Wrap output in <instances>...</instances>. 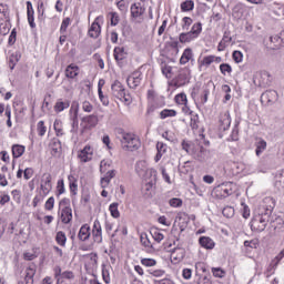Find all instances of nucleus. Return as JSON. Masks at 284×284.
I'll list each match as a JSON object with an SVG mask.
<instances>
[{
    "label": "nucleus",
    "instance_id": "obj_49",
    "mask_svg": "<svg viewBox=\"0 0 284 284\" xmlns=\"http://www.w3.org/2000/svg\"><path fill=\"white\" fill-rule=\"evenodd\" d=\"M140 241L143 247H145V250L148 251L154 250V244H152L150 239H148V235H141Z\"/></svg>",
    "mask_w": 284,
    "mask_h": 284
},
{
    "label": "nucleus",
    "instance_id": "obj_35",
    "mask_svg": "<svg viewBox=\"0 0 284 284\" xmlns=\"http://www.w3.org/2000/svg\"><path fill=\"white\" fill-rule=\"evenodd\" d=\"M199 243L201 247H204V250H214L216 245V243H214V240L207 236L200 237Z\"/></svg>",
    "mask_w": 284,
    "mask_h": 284
},
{
    "label": "nucleus",
    "instance_id": "obj_58",
    "mask_svg": "<svg viewBox=\"0 0 284 284\" xmlns=\"http://www.w3.org/2000/svg\"><path fill=\"white\" fill-rule=\"evenodd\" d=\"M151 276L155 278H161V276H165V270L156 268V270H149L148 271Z\"/></svg>",
    "mask_w": 284,
    "mask_h": 284
},
{
    "label": "nucleus",
    "instance_id": "obj_56",
    "mask_svg": "<svg viewBox=\"0 0 284 284\" xmlns=\"http://www.w3.org/2000/svg\"><path fill=\"white\" fill-rule=\"evenodd\" d=\"M54 203H55L54 196H50L44 203V211L52 212V210H54Z\"/></svg>",
    "mask_w": 284,
    "mask_h": 284
},
{
    "label": "nucleus",
    "instance_id": "obj_18",
    "mask_svg": "<svg viewBox=\"0 0 284 284\" xmlns=\"http://www.w3.org/2000/svg\"><path fill=\"white\" fill-rule=\"evenodd\" d=\"M256 79L260 88H270V85H272V81H274V78L267 71L261 72Z\"/></svg>",
    "mask_w": 284,
    "mask_h": 284
},
{
    "label": "nucleus",
    "instance_id": "obj_46",
    "mask_svg": "<svg viewBox=\"0 0 284 284\" xmlns=\"http://www.w3.org/2000/svg\"><path fill=\"white\" fill-rule=\"evenodd\" d=\"M53 129L55 131L57 136H63L65 134L63 132V122L59 119L54 121Z\"/></svg>",
    "mask_w": 284,
    "mask_h": 284
},
{
    "label": "nucleus",
    "instance_id": "obj_51",
    "mask_svg": "<svg viewBox=\"0 0 284 284\" xmlns=\"http://www.w3.org/2000/svg\"><path fill=\"white\" fill-rule=\"evenodd\" d=\"M55 190H57V196H61V194H65V181H63V179L58 180Z\"/></svg>",
    "mask_w": 284,
    "mask_h": 284
},
{
    "label": "nucleus",
    "instance_id": "obj_63",
    "mask_svg": "<svg viewBox=\"0 0 284 284\" xmlns=\"http://www.w3.org/2000/svg\"><path fill=\"white\" fill-rule=\"evenodd\" d=\"M109 16H110L111 26H119V21H120L119 13L111 12L109 13Z\"/></svg>",
    "mask_w": 284,
    "mask_h": 284
},
{
    "label": "nucleus",
    "instance_id": "obj_30",
    "mask_svg": "<svg viewBox=\"0 0 284 284\" xmlns=\"http://www.w3.org/2000/svg\"><path fill=\"white\" fill-rule=\"evenodd\" d=\"M230 43H232V36H231L230 31H225L222 40L219 42L217 52H223L225 50V48H227V45H230Z\"/></svg>",
    "mask_w": 284,
    "mask_h": 284
},
{
    "label": "nucleus",
    "instance_id": "obj_41",
    "mask_svg": "<svg viewBox=\"0 0 284 284\" xmlns=\"http://www.w3.org/2000/svg\"><path fill=\"white\" fill-rule=\"evenodd\" d=\"M255 148L256 156H261V154L267 150V142H265V140H260L255 143Z\"/></svg>",
    "mask_w": 284,
    "mask_h": 284
},
{
    "label": "nucleus",
    "instance_id": "obj_22",
    "mask_svg": "<svg viewBox=\"0 0 284 284\" xmlns=\"http://www.w3.org/2000/svg\"><path fill=\"white\" fill-rule=\"evenodd\" d=\"M226 170L231 176H239L245 170V165L239 162H231Z\"/></svg>",
    "mask_w": 284,
    "mask_h": 284
},
{
    "label": "nucleus",
    "instance_id": "obj_27",
    "mask_svg": "<svg viewBox=\"0 0 284 284\" xmlns=\"http://www.w3.org/2000/svg\"><path fill=\"white\" fill-rule=\"evenodd\" d=\"M283 258H284V248L271 261L267 267L268 274H274V272L276 271V267H278V263H281Z\"/></svg>",
    "mask_w": 284,
    "mask_h": 284
},
{
    "label": "nucleus",
    "instance_id": "obj_37",
    "mask_svg": "<svg viewBox=\"0 0 284 284\" xmlns=\"http://www.w3.org/2000/svg\"><path fill=\"white\" fill-rule=\"evenodd\" d=\"M274 187L277 189V192L284 193V171H282L275 176Z\"/></svg>",
    "mask_w": 284,
    "mask_h": 284
},
{
    "label": "nucleus",
    "instance_id": "obj_6",
    "mask_svg": "<svg viewBox=\"0 0 284 284\" xmlns=\"http://www.w3.org/2000/svg\"><path fill=\"white\" fill-rule=\"evenodd\" d=\"M190 79H192V70L187 67L181 68L175 79L172 80L171 85H174V88H183V85L190 83Z\"/></svg>",
    "mask_w": 284,
    "mask_h": 284
},
{
    "label": "nucleus",
    "instance_id": "obj_25",
    "mask_svg": "<svg viewBox=\"0 0 284 284\" xmlns=\"http://www.w3.org/2000/svg\"><path fill=\"white\" fill-rule=\"evenodd\" d=\"M277 100H278V93L274 90L265 91L261 95L262 103H274Z\"/></svg>",
    "mask_w": 284,
    "mask_h": 284
},
{
    "label": "nucleus",
    "instance_id": "obj_32",
    "mask_svg": "<svg viewBox=\"0 0 284 284\" xmlns=\"http://www.w3.org/2000/svg\"><path fill=\"white\" fill-rule=\"evenodd\" d=\"M194 59V53L192 52L191 48L184 49L181 58H180V65H185L190 63Z\"/></svg>",
    "mask_w": 284,
    "mask_h": 284
},
{
    "label": "nucleus",
    "instance_id": "obj_48",
    "mask_svg": "<svg viewBox=\"0 0 284 284\" xmlns=\"http://www.w3.org/2000/svg\"><path fill=\"white\" fill-rule=\"evenodd\" d=\"M182 12H192L194 10V1L186 0L180 6Z\"/></svg>",
    "mask_w": 284,
    "mask_h": 284
},
{
    "label": "nucleus",
    "instance_id": "obj_50",
    "mask_svg": "<svg viewBox=\"0 0 284 284\" xmlns=\"http://www.w3.org/2000/svg\"><path fill=\"white\" fill-rule=\"evenodd\" d=\"M37 132L40 136H45V133L48 132V126H45V122L43 120L37 123Z\"/></svg>",
    "mask_w": 284,
    "mask_h": 284
},
{
    "label": "nucleus",
    "instance_id": "obj_16",
    "mask_svg": "<svg viewBox=\"0 0 284 284\" xmlns=\"http://www.w3.org/2000/svg\"><path fill=\"white\" fill-rule=\"evenodd\" d=\"M232 125V118L230 116V111H223L219 116V129L222 131L230 130Z\"/></svg>",
    "mask_w": 284,
    "mask_h": 284
},
{
    "label": "nucleus",
    "instance_id": "obj_34",
    "mask_svg": "<svg viewBox=\"0 0 284 284\" xmlns=\"http://www.w3.org/2000/svg\"><path fill=\"white\" fill-rule=\"evenodd\" d=\"M156 155L154 158L155 163H159L161 161V159H163V154H165V152H168V144L163 143V142H158L156 143Z\"/></svg>",
    "mask_w": 284,
    "mask_h": 284
},
{
    "label": "nucleus",
    "instance_id": "obj_64",
    "mask_svg": "<svg viewBox=\"0 0 284 284\" xmlns=\"http://www.w3.org/2000/svg\"><path fill=\"white\" fill-rule=\"evenodd\" d=\"M233 61H235V63H241L243 62V52L241 51H234L233 54Z\"/></svg>",
    "mask_w": 284,
    "mask_h": 284
},
{
    "label": "nucleus",
    "instance_id": "obj_7",
    "mask_svg": "<svg viewBox=\"0 0 284 284\" xmlns=\"http://www.w3.org/2000/svg\"><path fill=\"white\" fill-rule=\"evenodd\" d=\"M222 61H223V58H221L220 55H214V54L204 55L197 59V68L200 72H202V70H207V68H210L212 63H221Z\"/></svg>",
    "mask_w": 284,
    "mask_h": 284
},
{
    "label": "nucleus",
    "instance_id": "obj_5",
    "mask_svg": "<svg viewBox=\"0 0 284 284\" xmlns=\"http://www.w3.org/2000/svg\"><path fill=\"white\" fill-rule=\"evenodd\" d=\"M232 194H234V183L232 182H224L215 186L212 191L213 199H219L220 201L232 196Z\"/></svg>",
    "mask_w": 284,
    "mask_h": 284
},
{
    "label": "nucleus",
    "instance_id": "obj_2",
    "mask_svg": "<svg viewBox=\"0 0 284 284\" xmlns=\"http://www.w3.org/2000/svg\"><path fill=\"white\" fill-rule=\"evenodd\" d=\"M120 143L125 152H136L141 148V138L136 133L123 132Z\"/></svg>",
    "mask_w": 284,
    "mask_h": 284
},
{
    "label": "nucleus",
    "instance_id": "obj_14",
    "mask_svg": "<svg viewBox=\"0 0 284 284\" xmlns=\"http://www.w3.org/2000/svg\"><path fill=\"white\" fill-rule=\"evenodd\" d=\"M40 190L44 194V196H48L52 191V175L50 173H44L42 175Z\"/></svg>",
    "mask_w": 284,
    "mask_h": 284
},
{
    "label": "nucleus",
    "instance_id": "obj_11",
    "mask_svg": "<svg viewBox=\"0 0 284 284\" xmlns=\"http://www.w3.org/2000/svg\"><path fill=\"white\" fill-rule=\"evenodd\" d=\"M143 81V73L141 71H133L126 79L128 87L131 90H136Z\"/></svg>",
    "mask_w": 284,
    "mask_h": 284
},
{
    "label": "nucleus",
    "instance_id": "obj_39",
    "mask_svg": "<svg viewBox=\"0 0 284 284\" xmlns=\"http://www.w3.org/2000/svg\"><path fill=\"white\" fill-rule=\"evenodd\" d=\"M55 243H58L60 247H65V244L68 243V236L65 235V232L63 231L57 232Z\"/></svg>",
    "mask_w": 284,
    "mask_h": 284
},
{
    "label": "nucleus",
    "instance_id": "obj_26",
    "mask_svg": "<svg viewBox=\"0 0 284 284\" xmlns=\"http://www.w3.org/2000/svg\"><path fill=\"white\" fill-rule=\"evenodd\" d=\"M90 236H92V230L90 229L89 224H83L78 233L79 241L85 242L90 240Z\"/></svg>",
    "mask_w": 284,
    "mask_h": 284
},
{
    "label": "nucleus",
    "instance_id": "obj_43",
    "mask_svg": "<svg viewBox=\"0 0 284 284\" xmlns=\"http://www.w3.org/2000/svg\"><path fill=\"white\" fill-rule=\"evenodd\" d=\"M150 234L153 241H155V243H161V241L165 239V235H163V232H161V230H158V229L151 230Z\"/></svg>",
    "mask_w": 284,
    "mask_h": 284
},
{
    "label": "nucleus",
    "instance_id": "obj_1",
    "mask_svg": "<svg viewBox=\"0 0 284 284\" xmlns=\"http://www.w3.org/2000/svg\"><path fill=\"white\" fill-rule=\"evenodd\" d=\"M72 205L70 197H63L58 203V221L62 225H70L72 223Z\"/></svg>",
    "mask_w": 284,
    "mask_h": 284
},
{
    "label": "nucleus",
    "instance_id": "obj_47",
    "mask_svg": "<svg viewBox=\"0 0 284 284\" xmlns=\"http://www.w3.org/2000/svg\"><path fill=\"white\" fill-rule=\"evenodd\" d=\"M174 101H175L176 105H186V103H187V94H185L184 92L178 93L174 97Z\"/></svg>",
    "mask_w": 284,
    "mask_h": 284
},
{
    "label": "nucleus",
    "instance_id": "obj_59",
    "mask_svg": "<svg viewBox=\"0 0 284 284\" xmlns=\"http://www.w3.org/2000/svg\"><path fill=\"white\" fill-rule=\"evenodd\" d=\"M154 189V182L150 181L144 184L143 190L146 196H152V190Z\"/></svg>",
    "mask_w": 284,
    "mask_h": 284
},
{
    "label": "nucleus",
    "instance_id": "obj_52",
    "mask_svg": "<svg viewBox=\"0 0 284 284\" xmlns=\"http://www.w3.org/2000/svg\"><path fill=\"white\" fill-rule=\"evenodd\" d=\"M194 23V20L191 17H184L181 21V28L182 30H190V27Z\"/></svg>",
    "mask_w": 284,
    "mask_h": 284
},
{
    "label": "nucleus",
    "instance_id": "obj_54",
    "mask_svg": "<svg viewBox=\"0 0 284 284\" xmlns=\"http://www.w3.org/2000/svg\"><path fill=\"white\" fill-rule=\"evenodd\" d=\"M220 72L223 74V77H227V74H232V65L227 63L220 64Z\"/></svg>",
    "mask_w": 284,
    "mask_h": 284
},
{
    "label": "nucleus",
    "instance_id": "obj_31",
    "mask_svg": "<svg viewBox=\"0 0 284 284\" xmlns=\"http://www.w3.org/2000/svg\"><path fill=\"white\" fill-rule=\"evenodd\" d=\"M12 159H21L26 154V145L23 144H12L11 146Z\"/></svg>",
    "mask_w": 284,
    "mask_h": 284
},
{
    "label": "nucleus",
    "instance_id": "obj_38",
    "mask_svg": "<svg viewBox=\"0 0 284 284\" xmlns=\"http://www.w3.org/2000/svg\"><path fill=\"white\" fill-rule=\"evenodd\" d=\"M64 281H74V272L72 271L62 272L61 276L58 277L57 284H61Z\"/></svg>",
    "mask_w": 284,
    "mask_h": 284
},
{
    "label": "nucleus",
    "instance_id": "obj_36",
    "mask_svg": "<svg viewBox=\"0 0 284 284\" xmlns=\"http://www.w3.org/2000/svg\"><path fill=\"white\" fill-rule=\"evenodd\" d=\"M174 69L172 68V65L162 62L161 63V72L162 74L166 78V79H172V77H174Z\"/></svg>",
    "mask_w": 284,
    "mask_h": 284
},
{
    "label": "nucleus",
    "instance_id": "obj_61",
    "mask_svg": "<svg viewBox=\"0 0 284 284\" xmlns=\"http://www.w3.org/2000/svg\"><path fill=\"white\" fill-rule=\"evenodd\" d=\"M190 125L192 130H199V115L197 114H192L191 115V122Z\"/></svg>",
    "mask_w": 284,
    "mask_h": 284
},
{
    "label": "nucleus",
    "instance_id": "obj_17",
    "mask_svg": "<svg viewBox=\"0 0 284 284\" xmlns=\"http://www.w3.org/2000/svg\"><path fill=\"white\" fill-rule=\"evenodd\" d=\"M91 234L94 243H103V229L101 227V222H99V220L93 222Z\"/></svg>",
    "mask_w": 284,
    "mask_h": 284
},
{
    "label": "nucleus",
    "instance_id": "obj_8",
    "mask_svg": "<svg viewBox=\"0 0 284 284\" xmlns=\"http://www.w3.org/2000/svg\"><path fill=\"white\" fill-rule=\"evenodd\" d=\"M131 19L141 23L145 16V4L143 2H134L130 7Z\"/></svg>",
    "mask_w": 284,
    "mask_h": 284
},
{
    "label": "nucleus",
    "instance_id": "obj_23",
    "mask_svg": "<svg viewBox=\"0 0 284 284\" xmlns=\"http://www.w3.org/2000/svg\"><path fill=\"white\" fill-rule=\"evenodd\" d=\"M192 99L199 100V102L204 105V103H207V97H210V90L205 89L202 91L201 95L199 97V87L193 88V91L191 93Z\"/></svg>",
    "mask_w": 284,
    "mask_h": 284
},
{
    "label": "nucleus",
    "instance_id": "obj_12",
    "mask_svg": "<svg viewBox=\"0 0 284 284\" xmlns=\"http://www.w3.org/2000/svg\"><path fill=\"white\" fill-rule=\"evenodd\" d=\"M101 21H103V16L97 17L89 28L88 34L91 39L101 37Z\"/></svg>",
    "mask_w": 284,
    "mask_h": 284
},
{
    "label": "nucleus",
    "instance_id": "obj_33",
    "mask_svg": "<svg viewBox=\"0 0 284 284\" xmlns=\"http://www.w3.org/2000/svg\"><path fill=\"white\" fill-rule=\"evenodd\" d=\"M70 108V100H63V99H58L53 110L57 112V114L63 112V110H68Z\"/></svg>",
    "mask_w": 284,
    "mask_h": 284
},
{
    "label": "nucleus",
    "instance_id": "obj_55",
    "mask_svg": "<svg viewBox=\"0 0 284 284\" xmlns=\"http://www.w3.org/2000/svg\"><path fill=\"white\" fill-rule=\"evenodd\" d=\"M72 23V19L70 18H63L61 27H60V33L65 34L68 32V27Z\"/></svg>",
    "mask_w": 284,
    "mask_h": 284
},
{
    "label": "nucleus",
    "instance_id": "obj_4",
    "mask_svg": "<svg viewBox=\"0 0 284 284\" xmlns=\"http://www.w3.org/2000/svg\"><path fill=\"white\" fill-rule=\"evenodd\" d=\"M111 92L115 99H119L122 101V103H125V105H130L132 103V95L130 93L125 92V88L121 83V81L115 80L111 85Z\"/></svg>",
    "mask_w": 284,
    "mask_h": 284
},
{
    "label": "nucleus",
    "instance_id": "obj_9",
    "mask_svg": "<svg viewBox=\"0 0 284 284\" xmlns=\"http://www.w3.org/2000/svg\"><path fill=\"white\" fill-rule=\"evenodd\" d=\"M94 159V146L87 144L82 150L78 151V161L81 163H90Z\"/></svg>",
    "mask_w": 284,
    "mask_h": 284
},
{
    "label": "nucleus",
    "instance_id": "obj_29",
    "mask_svg": "<svg viewBox=\"0 0 284 284\" xmlns=\"http://www.w3.org/2000/svg\"><path fill=\"white\" fill-rule=\"evenodd\" d=\"M116 176V171L115 170H109L105 172V175L103 178H101L100 181V185L103 190H105V187H108V185H110V182L112 181V179H114Z\"/></svg>",
    "mask_w": 284,
    "mask_h": 284
},
{
    "label": "nucleus",
    "instance_id": "obj_60",
    "mask_svg": "<svg viewBox=\"0 0 284 284\" xmlns=\"http://www.w3.org/2000/svg\"><path fill=\"white\" fill-rule=\"evenodd\" d=\"M108 170H110V160H102L100 162V172L102 174H105V172H108Z\"/></svg>",
    "mask_w": 284,
    "mask_h": 284
},
{
    "label": "nucleus",
    "instance_id": "obj_28",
    "mask_svg": "<svg viewBox=\"0 0 284 284\" xmlns=\"http://www.w3.org/2000/svg\"><path fill=\"white\" fill-rule=\"evenodd\" d=\"M27 19L30 28H37V23L34 22V7H32L31 1H27Z\"/></svg>",
    "mask_w": 284,
    "mask_h": 284
},
{
    "label": "nucleus",
    "instance_id": "obj_15",
    "mask_svg": "<svg viewBox=\"0 0 284 284\" xmlns=\"http://www.w3.org/2000/svg\"><path fill=\"white\" fill-rule=\"evenodd\" d=\"M267 227V222L263 219V215H256L251 221L252 232H263Z\"/></svg>",
    "mask_w": 284,
    "mask_h": 284
},
{
    "label": "nucleus",
    "instance_id": "obj_44",
    "mask_svg": "<svg viewBox=\"0 0 284 284\" xmlns=\"http://www.w3.org/2000/svg\"><path fill=\"white\" fill-rule=\"evenodd\" d=\"M109 212L113 219H119L121 216V212H119V203H111L109 206Z\"/></svg>",
    "mask_w": 284,
    "mask_h": 284
},
{
    "label": "nucleus",
    "instance_id": "obj_53",
    "mask_svg": "<svg viewBox=\"0 0 284 284\" xmlns=\"http://www.w3.org/2000/svg\"><path fill=\"white\" fill-rule=\"evenodd\" d=\"M115 6H116L118 10H120V12H122L123 14H125V12H128V8H129L128 1L116 0Z\"/></svg>",
    "mask_w": 284,
    "mask_h": 284
},
{
    "label": "nucleus",
    "instance_id": "obj_62",
    "mask_svg": "<svg viewBox=\"0 0 284 284\" xmlns=\"http://www.w3.org/2000/svg\"><path fill=\"white\" fill-rule=\"evenodd\" d=\"M171 207H181L183 205V200L179 197H173L169 201Z\"/></svg>",
    "mask_w": 284,
    "mask_h": 284
},
{
    "label": "nucleus",
    "instance_id": "obj_24",
    "mask_svg": "<svg viewBox=\"0 0 284 284\" xmlns=\"http://www.w3.org/2000/svg\"><path fill=\"white\" fill-rule=\"evenodd\" d=\"M68 181L70 194H72V196H77V194H79V178H77L74 174H69Z\"/></svg>",
    "mask_w": 284,
    "mask_h": 284
},
{
    "label": "nucleus",
    "instance_id": "obj_13",
    "mask_svg": "<svg viewBox=\"0 0 284 284\" xmlns=\"http://www.w3.org/2000/svg\"><path fill=\"white\" fill-rule=\"evenodd\" d=\"M264 45L266 50H281L283 45V39L278 36H272L264 39Z\"/></svg>",
    "mask_w": 284,
    "mask_h": 284
},
{
    "label": "nucleus",
    "instance_id": "obj_42",
    "mask_svg": "<svg viewBox=\"0 0 284 284\" xmlns=\"http://www.w3.org/2000/svg\"><path fill=\"white\" fill-rule=\"evenodd\" d=\"M44 200H45V193H42V192L37 193L31 202L32 207H39V205H41V203H43Z\"/></svg>",
    "mask_w": 284,
    "mask_h": 284
},
{
    "label": "nucleus",
    "instance_id": "obj_40",
    "mask_svg": "<svg viewBox=\"0 0 284 284\" xmlns=\"http://www.w3.org/2000/svg\"><path fill=\"white\" fill-rule=\"evenodd\" d=\"M34 274H37V270L32 267H28L26 270V276H24L26 284H34Z\"/></svg>",
    "mask_w": 284,
    "mask_h": 284
},
{
    "label": "nucleus",
    "instance_id": "obj_45",
    "mask_svg": "<svg viewBox=\"0 0 284 284\" xmlns=\"http://www.w3.org/2000/svg\"><path fill=\"white\" fill-rule=\"evenodd\" d=\"M178 112L173 109H164L160 112V119H170L176 116Z\"/></svg>",
    "mask_w": 284,
    "mask_h": 284
},
{
    "label": "nucleus",
    "instance_id": "obj_21",
    "mask_svg": "<svg viewBox=\"0 0 284 284\" xmlns=\"http://www.w3.org/2000/svg\"><path fill=\"white\" fill-rule=\"evenodd\" d=\"M79 74H81V68H79V65H77L75 63L67 65L64 70V77L67 79H77Z\"/></svg>",
    "mask_w": 284,
    "mask_h": 284
},
{
    "label": "nucleus",
    "instance_id": "obj_20",
    "mask_svg": "<svg viewBox=\"0 0 284 284\" xmlns=\"http://www.w3.org/2000/svg\"><path fill=\"white\" fill-rule=\"evenodd\" d=\"M113 59L119 65H121V63L128 59V51L125 50V47H115L113 50Z\"/></svg>",
    "mask_w": 284,
    "mask_h": 284
},
{
    "label": "nucleus",
    "instance_id": "obj_3",
    "mask_svg": "<svg viewBox=\"0 0 284 284\" xmlns=\"http://www.w3.org/2000/svg\"><path fill=\"white\" fill-rule=\"evenodd\" d=\"M201 32H203V23L195 22L190 31L180 33L179 41L183 44L192 43V41H195V39L201 37Z\"/></svg>",
    "mask_w": 284,
    "mask_h": 284
},
{
    "label": "nucleus",
    "instance_id": "obj_19",
    "mask_svg": "<svg viewBox=\"0 0 284 284\" xmlns=\"http://www.w3.org/2000/svg\"><path fill=\"white\" fill-rule=\"evenodd\" d=\"M183 258H185V248L176 247V248L172 250L171 263H173V265H179V263H181V261H183Z\"/></svg>",
    "mask_w": 284,
    "mask_h": 284
},
{
    "label": "nucleus",
    "instance_id": "obj_57",
    "mask_svg": "<svg viewBox=\"0 0 284 284\" xmlns=\"http://www.w3.org/2000/svg\"><path fill=\"white\" fill-rule=\"evenodd\" d=\"M140 263L144 267H154V265H156V260L144 257V258H141Z\"/></svg>",
    "mask_w": 284,
    "mask_h": 284
},
{
    "label": "nucleus",
    "instance_id": "obj_10",
    "mask_svg": "<svg viewBox=\"0 0 284 284\" xmlns=\"http://www.w3.org/2000/svg\"><path fill=\"white\" fill-rule=\"evenodd\" d=\"M97 125H99V116L94 114L81 119L80 126L82 132H88V130H92L97 128Z\"/></svg>",
    "mask_w": 284,
    "mask_h": 284
}]
</instances>
